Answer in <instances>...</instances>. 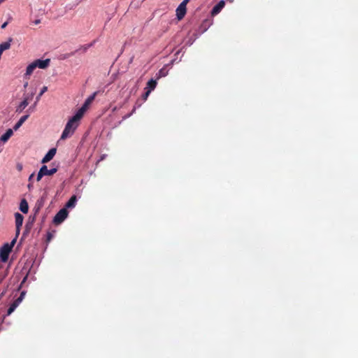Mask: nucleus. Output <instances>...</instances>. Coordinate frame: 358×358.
<instances>
[{
  "mask_svg": "<svg viewBox=\"0 0 358 358\" xmlns=\"http://www.w3.org/2000/svg\"><path fill=\"white\" fill-rule=\"evenodd\" d=\"M80 119L73 115L66 123L65 128L62 134L61 139H66L73 135L78 127Z\"/></svg>",
  "mask_w": 358,
  "mask_h": 358,
  "instance_id": "obj_1",
  "label": "nucleus"
},
{
  "mask_svg": "<svg viewBox=\"0 0 358 358\" xmlns=\"http://www.w3.org/2000/svg\"><path fill=\"white\" fill-rule=\"evenodd\" d=\"M15 243V239L13 240L10 244H4L3 246L0 249V258L2 262H6L8 260L9 254Z\"/></svg>",
  "mask_w": 358,
  "mask_h": 358,
  "instance_id": "obj_2",
  "label": "nucleus"
},
{
  "mask_svg": "<svg viewBox=\"0 0 358 358\" xmlns=\"http://www.w3.org/2000/svg\"><path fill=\"white\" fill-rule=\"evenodd\" d=\"M95 98V94L91 95L89 96L85 101L84 104L82 106V107L76 112V113L74 115L79 119H81L83 116L84 115L85 113L87 111L92 101H94Z\"/></svg>",
  "mask_w": 358,
  "mask_h": 358,
  "instance_id": "obj_3",
  "label": "nucleus"
},
{
  "mask_svg": "<svg viewBox=\"0 0 358 358\" xmlns=\"http://www.w3.org/2000/svg\"><path fill=\"white\" fill-rule=\"evenodd\" d=\"M95 98V94L91 95L89 96L85 101L84 104L82 106V107L76 112V113L74 115L79 119H81L83 116L84 115L85 113L87 111L92 101H94Z\"/></svg>",
  "mask_w": 358,
  "mask_h": 358,
  "instance_id": "obj_4",
  "label": "nucleus"
},
{
  "mask_svg": "<svg viewBox=\"0 0 358 358\" xmlns=\"http://www.w3.org/2000/svg\"><path fill=\"white\" fill-rule=\"evenodd\" d=\"M95 98V94L91 95L89 96L85 101L84 104L82 106V107L76 112V113L74 115L79 119H81L83 116L84 115L85 113L87 111L92 101H94Z\"/></svg>",
  "mask_w": 358,
  "mask_h": 358,
  "instance_id": "obj_5",
  "label": "nucleus"
},
{
  "mask_svg": "<svg viewBox=\"0 0 358 358\" xmlns=\"http://www.w3.org/2000/svg\"><path fill=\"white\" fill-rule=\"evenodd\" d=\"M68 216V211L66 208L61 209L55 216L54 222L56 224H61Z\"/></svg>",
  "mask_w": 358,
  "mask_h": 358,
  "instance_id": "obj_6",
  "label": "nucleus"
},
{
  "mask_svg": "<svg viewBox=\"0 0 358 358\" xmlns=\"http://www.w3.org/2000/svg\"><path fill=\"white\" fill-rule=\"evenodd\" d=\"M35 94V91L31 92L29 96H25L23 101L18 105L16 108L17 113H21L29 104V99H32Z\"/></svg>",
  "mask_w": 358,
  "mask_h": 358,
  "instance_id": "obj_7",
  "label": "nucleus"
},
{
  "mask_svg": "<svg viewBox=\"0 0 358 358\" xmlns=\"http://www.w3.org/2000/svg\"><path fill=\"white\" fill-rule=\"evenodd\" d=\"M34 64L36 65V68L41 69H47L50 63V59H36L34 62Z\"/></svg>",
  "mask_w": 358,
  "mask_h": 358,
  "instance_id": "obj_8",
  "label": "nucleus"
},
{
  "mask_svg": "<svg viewBox=\"0 0 358 358\" xmlns=\"http://www.w3.org/2000/svg\"><path fill=\"white\" fill-rule=\"evenodd\" d=\"M15 219L16 232L18 234L20 231V227L22 225L24 217L20 213H15Z\"/></svg>",
  "mask_w": 358,
  "mask_h": 358,
  "instance_id": "obj_9",
  "label": "nucleus"
},
{
  "mask_svg": "<svg viewBox=\"0 0 358 358\" xmlns=\"http://www.w3.org/2000/svg\"><path fill=\"white\" fill-rule=\"evenodd\" d=\"M56 148H51L42 159L41 162L45 164L52 160L56 154Z\"/></svg>",
  "mask_w": 358,
  "mask_h": 358,
  "instance_id": "obj_10",
  "label": "nucleus"
},
{
  "mask_svg": "<svg viewBox=\"0 0 358 358\" xmlns=\"http://www.w3.org/2000/svg\"><path fill=\"white\" fill-rule=\"evenodd\" d=\"M224 5H225L224 1L222 0V1H219V3L216 6H215L214 8H213L212 12H211L212 15H215L218 14L220 12V10L224 8Z\"/></svg>",
  "mask_w": 358,
  "mask_h": 358,
  "instance_id": "obj_11",
  "label": "nucleus"
},
{
  "mask_svg": "<svg viewBox=\"0 0 358 358\" xmlns=\"http://www.w3.org/2000/svg\"><path fill=\"white\" fill-rule=\"evenodd\" d=\"M41 170L42 171L43 174L45 176H52L55 174L57 169L56 168H52L51 169H48L47 166L43 165L41 167Z\"/></svg>",
  "mask_w": 358,
  "mask_h": 358,
  "instance_id": "obj_12",
  "label": "nucleus"
},
{
  "mask_svg": "<svg viewBox=\"0 0 358 358\" xmlns=\"http://www.w3.org/2000/svg\"><path fill=\"white\" fill-rule=\"evenodd\" d=\"M186 13V7L183 5H179L176 9V15L179 20H181Z\"/></svg>",
  "mask_w": 358,
  "mask_h": 358,
  "instance_id": "obj_13",
  "label": "nucleus"
},
{
  "mask_svg": "<svg viewBox=\"0 0 358 358\" xmlns=\"http://www.w3.org/2000/svg\"><path fill=\"white\" fill-rule=\"evenodd\" d=\"M36 65L34 64V62L30 63L26 69V72L24 73V78H29L34 71L36 69Z\"/></svg>",
  "mask_w": 358,
  "mask_h": 358,
  "instance_id": "obj_14",
  "label": "nucleus"
},
{
  "mask_svg": "<svg viewBox=\"0 0 358 358\" xmlns=\"http://www.w3.org/2000/svg\"><path fill=\"white\" fill-rule=\"evenodd\" d=\"M28 117L29 115L22 116L20 119L18 120V122L13 127V129L15 131H17L22 125V124L27 120Z\"/></svg>",
  "mask_w": 358,
  "mask_h": 358,
  "instance_id": "obj_15",
  "label": "nucleus"
},
{
  "mask_svg": "<svg viewBox=\"0 0 358 358\" xmlns=\"http://www.w3.org/2000/svg\"><path fill=\"white\" fill-rule=\"evenodd\" d=\"M12 41L11 38H9V40L6 42L2 43L0 44V55H2V52L4 50H6L10 48V42Z\"/></svg>",
  "mask_w": 358,
  "mask_h": 358,
  "instance_id": "obj_16",
  "label": "nucleus"
},
{
  "mask_svg": "<svg viewBox=\"0 0 358 358\" xmlns=\"http://www.w3.org/2000/svg\"><path fill=\"white\" fill-rule=\"evenodd\" d=\"M20 209L23 213H27L29 210V206L25 199H22L20 204Z\"/></svg>",
  "mask_w": 358,
  "mask_h": 358,
  "instance_id": "obj_17",
  "label": "nucleus"
},
{
  "mask_svg": "<svg viewBox=\"0 0 358 358\" xmlns=\"http://www.w3.org/2000/svg\"><path fill=\"white\" fill-rule=\"evenodd\" d=\"M13 129H9L6 131V132L3 135L1 136L0 140L3 142H6L10 138V137L13 135Z\"/></svg>",
  "mask_w": 358,
  "mask_h": 358,
  "instance_id": "obj_18",
  "label": "nucleus"
},
{
  "mask_svg": "<svg viewBox=\"0 0 358 358\" xmlns=\"http://www.w3.org/2000/svg\"><path fill=\"white\" fill-rule=\"evenodd\" d=\"M19 305L20 303L15 300L8 308L7 310V315H11L15 311V310L19 306Z\"/></svg>",
  "mask_w": 358,
  "mask_h": 358,
  "instance_id": "obj_19",
  "label": "nucleus"
},
{
  "mask_svg": "<svg viewBox=\"0 0 358 358\" xmlns=\"http://www.w3.org/2000/svg\"><path fill=\"white\" fill-rule=\"evenodd\" d=\"M157 85V82L156 80H153V79H151L150 80L148 81V83H147V87H146V90H150V92L155 88Z\"/></svg>",
  "mask_w": 358,
  "mask_h": 358,
  "instance_id": "obj_20",
  "label": "nucleus"
},
{
  "mask_svg": "<svg viewBox=\"0 0 358 358\" xmlns=\"http://www.w3.org/2000/svg\"><path fill=\"white\" fill-rule=\"evenodd\" d=\"M76 196H73L69 199V201L66 203V208H73L76 206Z\"/></svg>",
  "mask_w": 358,
  "mask_h": 358,
  "instance_id": "obj_21",
  "label": "nucleus"
},
{
  "mask_svg": "<svg viewBox=\"0 0 358 358\" xmlns=\"http://www.w3.org/2000/svg\"><path fill=\"white\" fill-rule=\"evenodd\" d=\"M48 90V87L47 86H44L41 90V92L40 93L38 94V95L36 97V100L38 101L40 99V98L41 97V96L45 92H47Z\"/></svg>",
  "mask_w": 358,
  "mask_h": 358,
  "instance_id": "obj_22",
  "label": "nucleus"
},
{
  "mask_svg": "<svg viewBox=\"0 0 358 358\" xmlns=\"http://www.w3.org/2000/svg\"><path fill=\"white\" fill-rule=\"evenodd\" d=\"M24 296H25V292H22L20 294V296L17 299H15V301L20 304L24 299Z\"/></svg>",
  "mask_w": 358,
  "mask_h": 358,
  "instance_id": "obj_23",
  "label": "nucleus"
},
{
  "mask_svg": "<svg viewBox=\"0 0 358 358\" xmlns=\"http://www.w3.org/2000/svg\"><path fill=\"white\" fill-rule=\"evenodd\" d=\"M43 176H44V175L43 174L42 171L40 169L37 174V178H36L37 181H40Z\"/></svg>",
  "mask_w": 358,
  "mask_h": 358,
  "instance_id": "obj_24",
  "label": "nucleus"
},
{
  "mask_svg": "<svg viewBox=\"0 0 358 358\" xmlns=\"http://www.w3.org/2000/svg\"><path fill=\"white\" fill-rule=\"evenodd\" d=\"M16 168L19 171H21L23 169V165L21 163H18L16 165Z\"/></svg>",
  "mask_w": 358,
  "mask_h": 358,
  "instance_id": "obj_25",
  "label": "nucleus"
},
{
  "mask_svg": "<svg viewBox=\"0 0 358 358\" xmlns=\"http://www.w3.org/2000/svg\"><path fill=\"white\" fill-rule=\"evenodd\" d=\"M150 93V90H147V92L145 93V94L143 96V98H144L145 100L147 99V98L148 97Z\"/></svg>",
  "mask_w": 358,
  "mask_h": 358,
  "instance_id": "obj_26",
  "label": "nucleus"
},
{
  "mask_svg": "<svg viewBox=\"0 0 358 358\" xmlns=\"http://www.w3.org/2000/svg\"><path fill=\"white\" fill-rule=\"evenodd\" d=\"M188 1H189V0H183V1L180 5H183L184 7H186V5Z\"/></svg>",
  "mask_w": 358,
  "mask_h": 358,
  "instance_id": "obj_27",
  "label": "nucleus"
},
{
  "mask_svg": "<svg viewBox=\"0 0 358 358\" xmlns=\"http://www.w3.org/2000/svg\"><path fill=\"white\" fill-rule=\"evenodd\" d=\"M40 22H41V20H38H38H34V21L33 22V23H34V24H39Z\"/></svg>",
  "mask_w": 358,
  "mask_h": 358,
  "instance_id": "obj_28",
  "label": "nucleus"
},
{
  "mask_svg": "<svg viewBox=\"0 0 358 358\" xmlns=\"http://www.w3.org/2000/svg\"><path fill=\"white\" fill-rule=\"evenodd\" d=\"M34 176V173H31V174L30 175V176L29 177V181H30V180H31Z\"/></svg>",
  "mask_w": 358,
  "mask_h": 358,
  "instance_id": "obj_29",
  "label": "nucleus"
},
{
  "mask_svg": "<svg viewBox=\"0 0 358 358\" xmlns=\"http://www.w3.org/2000/svg\"><path fill=\"white\" fill-rule=\"evenodd\" d=\"M6 25H7V22L3 23V24L1 25V28H3H3H5V27H6Z\"/></svg>",
  "mask_w": 358,
  "mask_h": 358,
  "instance_id": "obj_30",
  "label": "nucleus"
},
{
  "mask_svg": "<svg viewBox=\"0 0 358 358\" xmlns=\"http://www.w3.org/2000/svg\"><path fill=\"white\" fill-rule=\"evenodd\" d=\"M27 86H28V82H27V81H26V82L24 83V88H26V87H27Z\"/></svg>",
  "mask_w": 358,
  "mask_h": 358,
  "instance_id": "obj_31",
  "label": "nucleus"
},
{
  "mask_svg": "<svg viewBox=\"0 0 358 358\" xmlns=\"http://www.w3.org/2000/svg\"><path fill=\"white\" fill-rule=\"evenodd\" d=\"M26 279H27V277H25V278L23 279V280H22V283L26 280Z\"/></svg>",
  "mask_w": 358,
  "mask_h": 358,
  "instance_id": "obj_32",
  "label": "nucleus"
}]
</instances>
